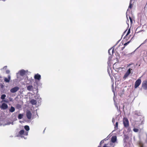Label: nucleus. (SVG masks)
I'll list each match as a JSON object with an SVG mask.
<instances>
[{"instance_id": "9b49d317", "label": "nucleus", "mask_w": 147, "mask_h": 147, "mask_svg": "<svg viewBox=\"0 0 147 147\" xmlns=\"http://www.w3.org/2000/svg\"><path fill=\"white\" fill-rule=\"evenodd\" d=\"M117 140V137L116 136H114L112 137L111 139V141L112 142L115 143Z\"/></svg>"}, {"instance_id": "e433bc0d", "label": "nucleus", "mask_w": 147, "mask_h": 147, "mask_svg": "<svg viewBox=\"0 0 147 147\" xmlns=\"http://www.w3.org/2000/svg\"><path fill=\"white\" fill-rule=\"evenodd\" d=\"M130 1H132V0H130Z\"/></svg>"}, {"instance_id": "f257e3e1", "label": "nucleus", "mask_w": 147, "mask_h": 147, "mask_svg": "<svg viewBox=\"0 0 147 147\" xmlns=\"http://www.w3.org/2000/svg\"><path fill=\"white\" fill-rule=\"evenodd\" d=\"M123 123L124 127L127 128L129 126V122L127 118L124 117L123 119Z\"/></svg>"}, {"instance_id": "6e6552de", "label": "nucleus", "mask_w": 147, "mask_h": 147, "mask_svg": "<svg viewBox=\"0 0 147 147\" xmlns=\"http://www.w3.org/2000/svg\"><path fill=\"white\" fill-rule=\"evenodd\" d=\"M19 134L20 135H24L25 136H27L28 135V132H25L24 131V130H21L19 133Z\"/></svg>"}, {"instance_id": "cd10ccee", "label": "nucleus", "mask_w": 147, "mask_h": 147, "mask_svg": "<svg viewBox=\"0 0 147 147\" xmlns=\"http://www.w3.org/2000/svg\"><path fill=\"white\" fill-rule=\"evenodd\" d=\"M7 66H5L4 67H3V69L4 70H5L7 69Z\"/></svg>"}, {"instance_id": "bb28decb", "label": "nucleus", "mask_w": 147, "mask_h": 147, "mask_svg": "<svg viewBox=\"0 0 147 147\" xmlns=\"http://www.w3.org/2000/svg\"><path fill=\"white\" fill-rule=\"evenodd\" d=\"M129 19L131 23L132 22V20L131 17H129Z\"/></svg>"}, {"instance_id": "7ed1b4c3", "label": "nucleus", "mask_w": 147, "mask_h": 147, "mask_svg": "<svg viewBox=\"0 0 147 147\" xmlns=\"http://www.w3.org/2000/svg\"><path fill=\"white\" fill-rule=\"evenodd\" d=\"M142 87L144 90H147V80H145L142 82Z\"/></svg>"}, {"instance_id": "dca6fc26", "label": "nucleus", "mask_w": 147, "mask_h": 147, "mask_svg": "<svg viewBox=\"0 0 147 147\" xmlns=\"http://www.w3.org/2000/svg\"><path fill=\"white\" fill-rule=\"evenodd\" d=\"M15 110V108L12 107V106H11V108L10 109H9V111L10 112H13Z\"/></svg>"}, {"instance_id": "5701e85b", "label": "nucleus", "mask_w": 147, "mask_h": 147, "mask_svg": "<svg viewBox=\"0 0 147 147\" xmlns=\"http://www.w3.org/2000/svg\"><path fill=\"white\" fill-rule=\"evenodd\" d=\"M131 3H132V1H130V3H129V7L130 8H131L132 7Z\"/></svg>"}, {"instance_id": "4468645a", "label": "nucleus", "mask_w": 147, "mask_h": 147, "mask_svg": "<svg viewBox=\"0 0 147 147\" xmlns=\"http://www.w3.org/2000/svg\"><path fill=\"white\" fill-rule=\"evenodd\" d=\"M30 103L32 105H36L37 104V102L36 100L32 99L30 101Z\"/></svg>"}, {"instance_id": "c85d7f7f", "label": "nucleus", "mask_w": 147, "mask_h": 147, "mask_svg": "<svg viewBox=\"0 0 147 147\" xmlns=\"http://www.w3.org/2000/svg\"><path fill=\"white\" fill-rule=\"evenodd\" d=\"M111 49H109V50H108V53H109V55H111V53H110V51H111Z\"/></svg>"}, {"instance_id": "39448f33", "label": "nucleus", "mask_w": 147, "mask_h": 147, "mask_svg": "<svg viewBox=\"0 0 147 147\" xmlns=\"http://www.w3.org/2000/svg\"><path fill=\"white\" fill-rule=\"evenodd\" d=\"M114 145L112 142L105 144L102 147H114Z\"/></svg>"}, {"instance_id": "ddd939ff", "label": "nucleus", "mask_w": 147, "mask_h": 147, "mask_svg": "<svg viewBox=\"0 0 147 147\" xmlns=\"http://www.w3.org/2000/svg\"><path fill=\"white\" fill-rule=\"evenodd\" d=\"M10 80V76L9 75L8 76V78H4V81L6 82H9Z\"/></svg>"}, {"instance_id": "7c9ffc66", "label": "nucleus", "mask_w": 147, "mask_h": 147, "mask_svg": "<svg viewBox=\"0 0 147 147\" xmlns=\"http://www.w3.org/2000/svg\"><path fill=\"white\" fill-rule=\"evenodd\" d=\"M6 72L7 74H9V70H7L6 71Z\"/></svg>"}, {"instance_id": "2f4dec72", "label": "nucleus", "mask_w": 147, "mask_h": 147, "mask_svg": "<svg viewBox=\"0 0 147 147\" xmlns=\"http://www.w3.org/2000/svg\"><path fill=\"white\" fill-rule=\"evenodd\" d=\"M125 47H124V46L123 47H122L121 49V50H123L124 49V48Z\"/></svg>"}, {"instance_id": "4c0bfd02", "label": "nucleus", "mask_w": 147, "mask_h": 147, "mask_svg": "<svg viewBox=\"0 0 147 147\" xmlns=\"http://www.w3.org/2000/svg\"><path fill=\"white\" fill-rule=\"evenodd\" d=\"M4 1H5V0H3Z\"/></svg>"}, {"instance_id": "f03ea898", "label": "nucleus", "mask_w": 147, "mask_h": 147, "mask_svg": "<svg viewBox=\"0 0 147 147\" xmlns=\"http://www.w3.org/2000/svg\"><path fill=\"white\" fill-rule=\"evenodd\" d=\"M141 82V80L140 79V78L136 81L135 82L134 85L135 88H137L140 85Z\"/></svg>"}, {"instance_id": "9d476101", "label": "nucleus", "mask_w": 147, "mask_h": 147, "mask_svg": "<svg viewBox=\"0 0 147 147\" xmlns=\"http://www.w3.org/2000/svg\"><path fill=\"white\" fill-rule=\"evenodd\" d=\"M1 107L2 109H5L8 108V106L7 104L5 103H3L1 106Z\"/></svg>"}, {"instance_id": "c756f323", "label": "nucleus", "mask_w": 147, "mask_h": 147, "mask_svg": "<svg viewBox=\"0 0 147 147\" xmlns=\"http://www.w3.org/2000/svg\"><path fill=\"white\" fill-rule=\"evenodd\" d=\"M127 128H128V131L129 132L131 130L130 128V127H129Z\"/></svg>"}, {"instance_id": "58836bf2", "label": "nucleus", "mask_w": 147, "mask_h": 147, "mask_svg": "<svg viewBox=\"0 0 147 147\" xmlns=\"http://www.w3.org/2000/svg\"><path fill=\"white\" fill-rule=\"evenodd\" d=\"M141 147H143V146H141Z\"/></svg>"}, {"instance_id": "aec40b11", "label": "nucleus", "mask_w": 147, "mask_h": 147, "mask_svg": "<svg viewBox=\"0 0 147 147\" xmlns=\"http://www.w3.org/2000/svg\"><path fill=\"white\" fill-rule=\"evenodd\" d=\"M6 96L5 94H3L1 96V98L3 100L5 98Z\"/></svg>"}, {"instance_id": "423d86ee", "label": "nucleus", "mask_w": 147, "mask_h": 147, "mask_svg": "<svg viewBox=\"0 0 147 147\" xmlns=\"http://www.w3.org/2000/svg\"><path fill=\"white\" fill-rule=\"evenodd\" d=\"M19 89V88L17 86H16L11 88L10 90V92L11 93H15Z\"/></svg>"}, {"instance_id": "2eb2a0df", "label": "nucleus", "mask_w": 147, "mask_h": 147, "mask_svg": "<svg viewBox=\"0 0 147 147\" xmlns=\"http://www.w3.org/2000/svg\"><path fill=\"white\" fill-rule=\"evenodd\" d=\"M27 88V89L29 91H32L33 89V87L32 85H29L28 86Z\"/></svg>"}, {"instance_id": "412c9836", "label": "nucleus", "mask_w": 147, "mask_h": 147, "mask_svg": "<svg viewBox=\"0 0 147 147\" xmlns=\"http://www.w3.org/2000/svg\"><path fill=\"white\" fill-rule=\"evenodd\" d=\"M104 143V141L103 140H102L100 142L99 146H98V147H101V144Z\"/></svg>"}, {"instance_id": "f704fd0d", "label": "nucleus", "mask_w": 147, "mask_h": 147, "mask_svg": "<svg viewBox=\"0 0 147 147\" xmlns=\"http://www.w3.org/2000/svg\"><path fill=\"white\" fill-rule=\"evenodd\" d=\"M112 122H113V123H114V119H112Z\"/></svg>"}, {"instance_id": "72a5a7b5", "label": "nucleus", "mask_w": 147, "mask_h": 147, "mask_svg": "<svg viewBox=\"0 0 147 147\" xmlns=\"http://www.w3.org/2000/svg\"><path fill=\"white\" fill-rule=\"evenodd\" d=\"M3 102H7V101H6V100H3Z\"/></svg>"}, {"instance_id": "20e7f679", "label": "nucleus", "mask_w": 147, "mask_h": 147, "mask_svg": "<svg viewBox=\"0 0 147 147\" xmlns=\"http://www.w3.org/2000/svg\"><path fill=\"white\" fill-rule=\"evenodd\" d=\"M131 70H132V69L130 68L127 70L123 78L125 79L131 73Z\"/></svg>"}, {"instance_id": "0eeeda50", "label": "nucleus", "mask_w": 147, "mask_h": 147, "mask_svg": "<svg viewBox=\"0 0 147 147\" xmlns=\"http://www.w3.org/2000/svg\"><path fill=\"white\" fill-rule=\"evenodd\" d=\"M26 115L28 119H31L32 117V114L30 111H27Z\"/></svg>"}, {"instance_id": "a878e982", "label": "nucleus", "mask_w": 147, "mask_h": 147, "mask_svg": "<svg viewBox=\"0 0 147 147\" xmlns=\"http://www.w3.org/2000/svg\"><path fill=\"white\" fill-rule=\"evenodd\" d=\"M117 64L116 63H115L113 65V68H114V67L116 68V65H117Z\"/></svg>"}, {"instance_id": "c9c22d12", "label": "nucleus", "mask_w": 147, "mask_h": 147, "mask_svg": "<svg viewBox=\"0 0 147 147\" xmlns=\"http://www.w3.org/2000/svg\"><path fill=\"white\" fill-rule=\"evenodd\" d=\"M126 31H127L126 30H125V31L124 33L125 32H126Z\"/></svg>"}, {"instance_id": "393cba45", "label": "nucleus", "mask_w": 147, "mask_h": 147, "mask_svg": "<svg viewBox=\"0 0 147 147\" xmlns=\"http://www.w3.org/2000/svg\"><path fill=\"white\" fill-rule=\"evenodd\" d=\"M129 42H130V41H128L127 42V43H125L124 45V47H125L129 43Z\"/></svg>"}, {"instance_id": "6ab92c4d", "label": "nucleus", "mask_w": 147, "mask_h": 147, "mask_svg": "<svg viewBox=\"0 0 147 147\" xmlns=\"http://www.w3.org/2000/svg\"><path fill=\"white\" fill-rule=\"evenodd\" d=\"M24 129L27 131H28L30 130L29 127L28 126L26 125L24 126Z\"/></svg>"}, {"instance_id": "1a4fd4ad", "label": "nucleus", "mask_w": 147, "mask_h": 147, "mask_svg": "<svg viewBox=\"0 0 147 147\" xmlns=\"http://www.w3.org/2000/svg\"><path fill=\"white\" fill-rule=\"evenodd\" d=\"M34 78L35 80H40L41 79V76L38 74H37L35 75Z\"/></svg>"}, {"instance_id": "f8f14e48", "label": "nucleus", "mask_w": 147, "mask_h": 147, "mask_svg": "<svg viewBox=\"0 0 147 147\" xmlns=\"http://www.w3.org/2000/svg\"><path fill=\"white\" fill-rule=\"evenodd\" d=\"M26 74V71H25L24 70H20V75L22 76H23Z\"/></svg>"}, {"instance_id": "f3484780", "label": "nucleus", "mask_w": 147, "mask_h": 147, "mask_svg": "<svg viewBox=\"0 0 147 147\" xmlns=\"http://www.w3.org/2000/svg\"><path fill=\"white\" fill-rule=\"evenodd\" d=\"M114 129L115 130H117L118 129V123L117 122L115 125Z\"/></svg>"}, {"instance_id": "a211bd4d", "label": "nucleus", "mask_w": 147, "mask_h": 147, "mask_svg": "<svg viewBox=\"0 0 147 147\" xmlns=\"http://www.w3.org/2000/svg\"><path fill=\"white\" fill-rule=\"evenodd\" d=\"M23 116V115L22 114H19L18 117V119H22Z\"/></svg>"}, {"instance_id": "473e14b6", "label": "nucleus", "mask_w": 147, "mask_h": 147, "mask_svg": "<svg viewBox=\"0 0 147 147\" xmlns=\"http://www.w3.org/2000/svg\"><path fill=\"white\" fill-rule=\"evenodd\" d=\"M113 51H114V49H113L112 51V54H113Z\"/></svg>"}, {"instance_id": "b1692460", "label": "nucleus", "mask_w": 147, "mask_h": 147, "mask_svg": "<svg viewBox=\"0 0 147 147\" xmlns=\"http://www.w3.org/2000/svg\"><path fill=\"white\" fill-rule=\"evenodd\" d=\"M133 131L136 132H138L139 131V129H138L134 128L133 129Z\"/></svg>"}, {"instance_id": "4be33fe9", "label": "nucleus", "mask_w": 147, "mask_h": 147, "mask_svg": "<svg viewBox=\"0 0 147 147\" xmlns=\"http://www.w3.org/2000/svg\"><path fill=\"white\" fill-rule=\"evenodd\" d=\"M130 29H129L128 30L127 32V34H126V36L125 37V38H126L127 37L126 36H127V35H128L130 33Z\"/></svg>"}]
</instances>
